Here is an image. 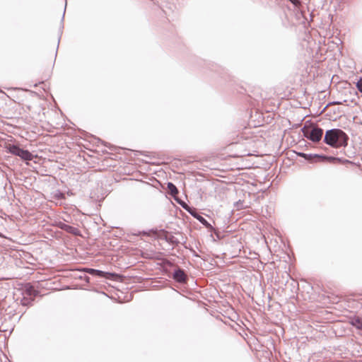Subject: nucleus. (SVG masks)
Returning a JSON list of instances; mask_svg holds the SVG:
<instances>
[{
  "instance_id": "f257e3e1",
  "label": "nucleus",
  "mask_w": 362,
  "mask_h": 362,
  "mask_svg": "<svg viewBox=\"0 0 362 362\" xmlns=\"http://www.w3.org/2000/svg\"><path fill=\"white\" fill-rule=\"evenodd\" d=\"M349 136L340 129H332L325 132L324 141L333 148L346 147L348 144Z\"/></svg>"
},
{
  "instance_id": "f03ea898",
  "label": "nucleus",
  "mask_w": 362,
  "mask_h": 362,
  "mask_svg": "<svg viewBox=\"0 0 362 362\" xmlns=\"http://www.w3.org/2000/svg\"><path fill=\"white\" fill-rule=\"evenodd\" d=\"M304 136L313 142L320 141L323 135L322 129L318 127H312L303 129Z\"/></svg>"
},
{
  "instance_id": "7ed1b4c3",
  "label": "nucleus",
  "mask_w": 362,
  "mask_h": 362,
  "mask_svg": "<svg viewBox=\"0 0 362 362\" xmlns=\"http://www.w3.org/2000/svg\"><path fill=\"white\" fill-rule=\"evenodd\" d=\"M8 150L11 153L19 156L25 160H31L33 159V155L28 150L22 149L18 146L9 144Z\"/></svg>"
},
{
  "instance_id": "20e7f679",
  "label": "nucleus",
  "mask_w": 362,
  "mask_h": 362,
  "mask_svg": "<svg viewBox=\"0 0 362 362\" xmlns=\"http://www.w3.org/2000/svg\"><path fill=\"white\" fill-rule=\"evenodd\" d=\"M82 271L93 276H98L99 277H104L106 279H110L113 276V274L112 273L105 272L101 270L91 268H83Z\"/></svg>"
},
{
  "instance_id": "39448f33",
  "label": "nucleus",
  "mask_w": 362,
  "mask_h": 362,
  "mask_svg": "<svg viewBox=\"0 0 362 362\" xmlns=\"http://www.w3.org/2000/svg\"><path fill=\"white\" fill-rule=\"evenodd\" d=\"M349 323L359 331V334L362 335V317L354 316L349 319Z\"/></svg>"
},
{
  "instance_id": "423d86ee",
  "label": "nucleus",
  "mask_w": 362,
  "mask_h": 362,
  "mask_svg": "<svg viewBox=\"0 0 362 362\" xmlns=\"http://www.w3.org/2000/svg\"><path fill=\"white\" fill-rule=\"evenodd\" d=\"M182 206L187 209L194 218H196L201 223L205 226L208 228H212L211 225L202 216L197 214V213L192 212L187 204L182 205Z\"/></svg>"
},
{
  "instance_id": "0eeeda50",
  "label": "nucleus",
  "mask_w": 362,
  "mask_h": 362,
  "mask_svg": "<svg viewBox=\"0 0 362 362\" xmlns=\"http://www.w3.org/2000/svg\"><path fill=\"white\" fill-rule=\"evenodd\" d=\"M173 279L177 282L184 283L187 280V276L182 269H178L174 272Z\"/></svg>"
},
{
  "instance_id": "6e6552de",
  "label": "nucleus",
  "mask_w": 362,
  "mask_h": 362,
  "mask_svg": "<svg viewBox=\"0 0 362 362\" xmlns=\"http://www.w3.org/2000/svg\"><path fill=\"white\" fill-rule=\"evenodd\" d=\"M168 188L171 194V195L175 196L177 194H178V189H177L176 186L173 184L172 182L168 183Z\"/></svg>"
},
{
  "instance_id": "1a4fd4ad",
  "label": "nucleus",
  "mask_w": 362,
  "mask_h": 362,
  "mask_svg": "<svg viewBox=\"0 0 362 362\" xmlns=\"http://www.w3.org/2000/svg\"><path fill=\"white\" fill-rule=\"evenodd\" d=\"M59 226L60 228L65 230L67 232H72V230L74 229L73 227H71L69 225H66L64 223H59Z\"/></svg>"
},
{
  "instance_id": "9d476101",
  "label": "nucleus",
  "mask_w": 362,
  "mask_h": 362,
  "mask_svg": "<svg viewBox=\"0 0 362 362\" xmlns=\"http://www.w3.org/2000/svg\"><path fill=\"white\" fill-rule=\"evenodd\" d=\"M25 292L30 296H35L36 295L35 293V291L33 289V288L32 286H30L29 288H27L26 290H25Z\"/></svg>"
},
{
  "instance_id": "9b49d317",
  "label": "nucleus",
  "mask_w": 362,
  "mask_h": 362,
  "mask_svg": "<svg viewBox=\"0 0 362 362\" xmlns=\"http://www.w3.org/2000/svg\"><path fill=\"white\" fill-rule=\"evenodd\" d=\"M358 90L362 93V78H360L356 83Z\"/></svg>"
},
{
  "instance_id": "f8f14e48",
  "label": "nucleus",
  "mask_w": 362,
  "mask_h": 362,
  "mask_svg": "<svg viewBox=\"0 0 362 362\" xmlns=\"http://www.w3.org/2000/svg\"><path fill=\"white\" fill-rule=\"evenodd\" d=\"M55 197L58 199H64V195L60 192H58L56 194H55Z\"/></svg>"
},
{
  "instance_id": "ddd939ff",
  "label": "nucleus",
  "mask_w": 362,
  "mask_h": 362,
  "mask_svg": "<svg viewBox=\"0 0 362 362\" xmlns=\"http://www.w3.org/2000/svg\"><path fill=\"white\" fill-rule=\"evenodd\" d=\"M328 160H331V161H334V160H338V161H340L341 159L339 158H335V157H327V158Z\"/></svg>"
},
{
  "instance_id": "4468645a",
  "label": "nucleus",
  "mask_w": 362,
  "mask_h": 362,
  "mask_svg": "<svg viewBox=\"0 0 362 362\" xmlns=\"http://www.w3.org/2000/svg\"><path fill=\"white\" fill-rule=\"evenodd\" d=\"M80 279H84L86 282H89V279H90V278L86 275L84 276H80Z\"/></svg>"
},
{
  "instance_id": "2eb2a0df",
  "label": "nucleus",
  "mask_w": 362,
  "mask_h": 362,
  "mask_svg": "<svg viewBox=\"0 0 362 362\" xmlns=\"http://www.w3.org/2000/svg\"><path fill=\"white\" fill-rule=\"evenodd\" d=\"M27 300H28L24 297L23 299L22 300V304L24 305H28Z\"/></svg>"
},
{
  "instance_id": "dca6fc26",
  "label": "nucleus",
  "mask_w": 362,
  "mask_h": 362,
  "mask_svg": "<svg viewBox=\"0 0 362 362\" xmlns=\"http://www.w3.org/2000/svg\"><path fill=\"white\" fill-rule=\"evenodd\" d=\"M289 1L295 5H297L298 4H299L298 0H289Z\"/></svg>"
}]
</instances>
